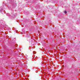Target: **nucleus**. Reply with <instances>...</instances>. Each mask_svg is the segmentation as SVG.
<instances>
[{
  "mask_svg": "<svg viewBox=\"0 0 80 80\" xmlns=\"http://www.w3.org/2000/svg\"><path fill=\"white\" fill-rule=\"evenodd\" d=\"M64 13H67V11H64Z\"/></svg>",
  "mask_w": 80,
  "mask_h": 80,
  "instance_id": "obj_1",
  "label": "nucleus"
}]
</instances>
